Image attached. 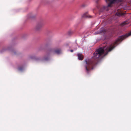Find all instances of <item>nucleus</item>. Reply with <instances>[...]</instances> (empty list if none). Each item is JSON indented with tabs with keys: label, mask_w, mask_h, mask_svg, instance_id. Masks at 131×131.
<instances>
[{
	"label": "nucleus",
	"mask_w": 131,
	"mask_h": 131,
	"mask_svg": "<svg viewBox=\"0 0 131 131\" xmlns=\"http://www.w3.org/2000/svg\"><path fill=\"white\" fill-rule=\"evenodd\" d=\"M61 52V50L59 49H58L55 51V52L57 54L60 53Z\"/></svg>",
	"instance_id": "nucleus-8"
},
{
	"label": "nucleus",
	"mask_w": 131,
	"mask_h": 131,
	"mask_svg": "<svg viewBox=\"0 0 131 131\" xmlns=\"http://www.w3.org/2000/svg\"><path fill=\"white\" fill-rule=\"evenodd\" d=\"M94 64V63L91 60L89 59H87L84 62V65L87 73H89L91 69H93L92 67Z\"/></svg>",
	"instance_id": "nucleus-3"
},
{
	"label": "nucleus",
	"mask_w": 131,
	"mask_h": 131,
	"mask_svg": "<svg viewBox=\"0 0 131 131\" xmlns=\"http://www.w3.org/2000/svg\"><path fill=\"white\" fill-rule=\"evenodd\" d=\"M115 12L116 15L121 16L124 15V14L122 13V11L120 9H117V10H115Z\"/></svg>",
	"instance_id": "nucleus-4"
},
{
	"label": "nucleus",
	"mask_w": 131,
	"mask_h": 131,
	"mask_svg": "<svg viewBox=\"0 0 131 131\" xmlns=\"http://www.w3.org/2000/svg\"><path fill=\"white\" fill-rule=\"evenodd\" d=\"M103 32V31H101V32H95L94 33V34H99L100 33L102 32Z\"/></svg>",
	"instance_id": "nucleus-11"
},
{
	"label": "nucleus",
	"mask_w": 131,
	"mask_h": 131,
	"mask_svg": "<svg viewBox=\"0 0 131 131\" xmlns=\"http://www.w3.org/2000/svg\"><path fill=\"white\" fill-rule=\"evenodd\" d=\"M70 51L71 52H73V50H71Z\"/></svg>",
	"instance_id": "nucleus-12"
},
{
	"label": "nucleus",
	"mask_w": 131,
	"mask_h": 131,
	"mask_svg": "<svg viewBox=\"0 0 131 131\" xmlns=\"http://www.w3.org/2000/svg\"><path fill=\"white\" fill-rule=\"evenodd\" d=\"M23 69V68L22 67H19L18 68V70L19 71H21Z\"/></svg>",
	"instance_id": "nucleus-10"
},
{
	"label": "nucleus",
	"mask_w": 131,
	"mask_h": 131,
	"mask_svg": "<svg viewBox=\"0 0 131 131\" xmlns=\"http://www.w3.org/2000/svg\"><path fill=\"white\" fill-rule=\"evenodd\" d=\"M82 17L83 18H91L92 17V16L89 15L87 12L84 13L82 15Z\"/></svg>",
	"instance_id": "nucleus-5"
},
{
	"label": "nucleus",
	"mask_w": 131,
	"mask_h": 131,
	"mask_svg": "<svg viewBox=\"0 0 131 131\" xmlns=\"http://www.w3.org/2000/svg\"><path fill=\"white\" fill-rule=\"evenodd\" d=\"M42 26V25L41 24H38L36 27V29L37 30H39Z\"/></svg>",
	"instance_id": "nucleus-7"
},
{
	"label": "nucleus",
	"mask_w": 131,
	"mask_h": 131,
	"mask_svg": "<svg viewBox=\"0 0 131 131\" xmlns=\"http://www.w3.org/2000/svg\"><path fill=\"white\" fill-rule=\"evenodd\" d=\"M78 57V59L80 60H82L83 58V57L81 54L79 53L77 54Z\"/></svg>",
	"instance_id": "nucleus-6"
},
{
	"label": "nucleus",
	"mask_w": 131,
	"mask_h": 131,
	"mask_svg": "<svg viewBox=\"0 0 131 131\" xmlns=\"http://www.w3.org/2000/svg\"><path fill=\"white\" fill-rule=\"evenodd\" d=\"M131 35V31L124 35L121 36L118 38L114 43L112 45L106 44L103 47L99 48L94 53L93 58L94 59L98 58L101 56H104L107 54L108 52L111 51L115 46L114 45L117 44L119 41H122L126 37Z\"/></svg>",
	"instance_id": "nucleus-1"
},
{
	"label": "nucleus",
	"mask_w": 131,
	"mask_h": 131,
	"mask_svg": "<svg viewBox=\"0 0 131 131\" xmlns=\"http://www.w3.org/2000/svg\"><path fill=\"white\" fill-rule=\"evenodd\" d=\"M126 22H124L123 23H122L121 24V26H123L124 25H125L126 24Z\"/></svg>",
	"instance_id": "nucleus-9"
},
{
	"label": "nucleus",
	"mask_w": 131,
	"mask_h": 131,
	"mask_svg": "<svg viewBox=\"0 0 131 131\" xmlns=\"http://www.w3.org/2000/svg\"><path fill=\"white\" fill-rule=\"evenodd\" d=\"M124 0H105L107 4H108L106 6H103L100 8V11L101 12H103L104 10H107L108 7H111L112 5L115 3L121 2Z\"/></svg>",
	"instance_id": "nucleus-2"
}]
</instances>
